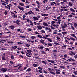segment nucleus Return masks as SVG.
<instances>
[{
	"mask_svg": "<svg viewBox=\"0 0 77 77\" xmlns=\"http://www.w3.org/2000/svg\"><path fill=\"white\" fill-rule=\"evenodd\" d=\"M48 71H49L50 74H53V75H55V74H56V73H54V72H52V70H51V68H48Z\"/></svg>",
	"mask_w": 77,
	"mask_h": 77,
	"instance_id": "nucleus-1",
	"label": "nucleus"
},
{
	"mask_svg": "<svg viewBox=\"0 0 77 77\" xmlns=\"http://www.w3.org/2000/svg\"><path fill=\"white\" fill-rule=\"evenodd\" d=\"M17 8H18V9H20V10H21V11H23L24 10V8L23 7H21V6H18Z\"/></svg>",
	"mask_w": 77,
	"mask_h": 77,
	"instance_id": "nucleus-2",
	"label": "nucleus"
},
{
	"mask_svg": "<svg viewBox=\"0 0 77 77\" xmlns=\"http://www.w3.org/2000/svg\"><path fill=\"white\" fill-rule=\"evenodd\" d=\"M43 25L45 26H46V27H48V24L47 23H45V22H43Z\"/></svg>",
	"mask_w": 77,
	"mask_h": 77,
	"instance_id": "nucleus-3",
	"label": "nucleus"
},
{
	"mask_svg": "<svg viewBox=\"0 0 77 77\" xmlns=\"http://www.w3.org/2000/svg\"><path fill=\"white\" fill-rule=\"evenodd\" d=\"M37 27L39 30H41L42 29V27L41 25H38L37 26Z\"/></svg>",
	"mask_w": 77,
	"mask_h": 77,
	"instance_id": "nucleus-4",
	"label": "nucleus"
},
{
	"mask_svg": "<svg viewBox=\"0 0 77 77\" xmlns=\"http://www.w3.org/2000/svg\"><path fill=\"white\" fill-rule=\"evenodd\" d=\"M19 5L21 6H24V3L19 2Z\"/></svg>",
	"mask_w": 77,
	"mask_h": 77,
	"instance_id": "nucleus-5",
	"label": "nucleus"
},
{
	"mask_svg": "<svg viewBox=\"0 0 77 77\" xmlns=\"http://www.w3.org/2000/svg\"><path fill=\"white\" fill-rule=\"evenodd\" d=\"M33 19L34 20H39V19H38L37 17L35 16L33 17Z\"/></svg>",
	"mask_w": 77,
	"mask_h": 77,
	"instance_id": "nucleus-6",
	"label": "nucleus"
},
{
	"mask_svg": "<svg viewBox=\"0 0 77 77\" xmlns=\"http://www.w3.org/2000/svg\"><path fill=\"white\" fill-rule=\"evenodd\" d=\"M73 24L74 25V27L75 28H77V24L76 23L74 22Z\"/></svg>",
	"mask_w": 77,
	"mask_h": 77,
	"instance_id": "nucleus-7",
	"label": "nucleus"
},
{
	"mask_svg": "<svg viewBox=\"0 0 77 77\" xmlns=\"http://www.w3.org/2000/svg\"><path fill=\"white\" fill-rule=\"evenodd\" d=\"M38 48L40 49H43L44 48V47L42 46H40L38 47Z\"/></svg>",
	"mask_w": 77,
	"mask_h": 77,
	"instance_id": "nucleus-8",
	"label": "nucleus"
},
{
	"mask_svg": "<svg viewBox=\"0 0 77 77\" xmlns=\"http://www.w3.org/2000/svg\"><path fill=\"white\" fill-rule=\"evenodd\" d=\"M70 29H71V30H74V27L72 26V24L70 26Z\"/></svg>",
	"mask_w": 77,
	"mask_h": 77,
	"instance_id": "nucleus-9",
	"label": "nucleus"
},
{
	"mask_svg": "<svg viewBox=\"0 0 77 77\" xmlns=\"http://www.w3.org/2000/svg\"><path fill=\"white\" fill-rule=\"evenodd\" d=\"M9 27L11 29H12V30H14V26H9Z\"/></svg>",
	"mask_w": 77,
	"mask_h": 77,
	"instance_id": "nucleus-10",
	"label": "nucleus"
},
{
	"mask_svg": "<svg viewBox=\"0 0 77 77\" xmlns=\"http://www.w3.org/2000/svg\"><path fill=\"white\" fill-rule=\"evenodd\" d=\"M53 26L54 27H56V28H58V26H59L57 25L54 24L53 25Z\"/></svg>",
	"mask_w": 77,
	"mask_h": 77,
	"instance_id": "nucleus-11",
	"label": "nucleus"
},
{
	"mask_svg": "<svg viewBox=\"0 0 77 77\" xmlns=\"http://www.w3.org/2000/svg\"><path fill=\"white\" fill-rule=\"evenodd\" d=\"M70 11H71L72 12H75V10H74V9H73V8H71L70 9Z\"/></svg>",
	"mask_w": 77,
	"mask_h": 77,
	"instance_id": "nucleus-12",
	"label": "nucleus"
},
{
	"mask_svg": "<svg viewBox=\"0 0 77 77\" xmlns=\"http://www.w3.org/2000/svg\"><path fill=\"white\" fill-rule=\"evenodd\" d=\"M56 38L58 40V41H60V38L59 36H57V37H56Z\"/></svg>",
	"mask_w": 77,
	"mask_h": 77,
	"instance_id": "nucleus-13",
	"label": "nucleus"
},
{
	"mask_svg": "<svg viewBox=\"0 0 77 77\" xmlns=\"http://www.w3.org/2000/svg\"><path fill=\"white\" fill-rule=\"evenodd\" d=\"M2 71L3 72H6L7 71V68L5 69L4 68L2 69Z\"/></svg>",
	"mask_w": 77,
	"mask_h": 77,
	"instance_id": "nucleus-14",
	"label": "nucleus"
},
{
	"mask_svg": "<svg viewBox=\"0 0 77 77\" xmlns=\"http://www.w3.org/2000/svg\"><path fill=\"white\" fill-rule=\"evenodd\" d=\"M40 41L41 43H42V44H44V40H40Z\"/></svg>",
	"mask_w": 77,
	"mask_h": 77,
	"instance_id": "nucleus-15",
	"label": "nucleus"
},
{
	"mask_svg": "<svg viewBox=\"0 0 77 77\" xmlns=\"http://www.w3.org/2000/svg\"><path fill=\"white\" fill-rule=\"evenodd\" d=\"M62 34H63V35H65L66 34H67V32H62Z\"/></svg>",
	"mask_w": 77,
	"mask_h": 77,
	"instance_id": "nucleus-16",
	"label": "nucleus"
},
{
	"mask_svg": "<svg viewBox=\"0 0 77 77\" xmlns=\"http://www.w3.org/2000/svg\"><path fill=\"white\" fill-rule=\"evenodd\" d=\"M30 38H31L33 40L35 39H36V38L35 36H32Z\"/></svg>",
	"mask_w": 77,
	"mask_h": 77,
	"instance_id": "nucleus-17",
	"label": "nucleus"
},
{
	"mask_svg": "<svg viewBox=\"0 0 77 77\" xmlns=\"http://www.w3.org/2000/svg\"><path fill=\"white\" fill-rule=\"evenodd\" d=\"M25 15H29H29H30L31 14V13H30V12H28V13H25Z\"/></svg>",
	"mask_w": 77,
	"mask_h": 77,
	"instance_id": "nucleus-18",
	"label": "nucleus"
},
{
	"mask_svg": "<svg viewBox=\"0 0 77 77\" xmlns=\"http://www.w3.org/2000/svg\"><path fill=\"white\" fill-rule=\"evenodd\" d=\"M58 21L57 22V24H60V22L61 21V20L60 19H58Z\"/></svg>",
	"mask_w": 77,
	"mask_h": 77,
	"instance_id": "nucleus-19",
	"label": "nucleus"
},
{
	"mask_svg": "<svg viewBox=\"0 0 77 77\" xmlns=\"http://www.w3.org/2000/svg\"><path fill=\"white\" fill-rule=\"evenodd\" d=\"M68 5L70 7L72 6V4L70 2H69Z\"/></svg>",
	"mask_w": 77,
	"mask_h": 77,
	"instance_id": "nucleus-20",
	"label": "nucleus"
},
{
	"mask_svg": "<svg viewBox=\"0 0 77 77\" xmlns=\"http://www.w3.org/2000/svg\"><path fill=\"white\" fill-rule=\"evenodd\" d=\"M51 9V7H50L47 6V7H46V10H49V9Z\"/></svg>",
	"mask_w": 77,
	"mask_h": 77,
	"instance_id": "nucleus-21",
	"label": "nucleus"
},
{
	"mask_svg": "<svg viewBox=\"0 0 77 77\" xmlns=\"http://www.w3.org/2000/svg\"><path fill=\"white\" fill-rule=\"evenodd\" d=\"M31 68H28V69L26 70V72H27V71L28 72H30V71H31Z\"/></svg>",
	"mask_w": 77,
	"mask_h": 77,
	"instance_id": "nucleus-22",
	"label": "nucleus"
},
{
	"mask_svg": "<svg viewBox=\"0 0 77 77\" xmlns=\"http://www.w3.org/2000/svg\"><path fill=\"white\" fill-rule=\"evenodd\" d=\"M70 36H73V37H74V38H77V37L75 36V34H71Z\"/></svg>",
	"mask_w": 77,
	"mask_h": 77,
	"instance_id": "nucleus-23",
	"label": "nucleus"
},
{
	"mask_svg": "<svg viewBox=\"0 0 77 77\" xmlns=\"http://www.w3.org/2000/svg\"><path fill=\"white\" fill-rule=\"evenodd\" d=\"M73 72L75 75H77V71L74 70Z\"/></svg>",
	"mask_w": 77,
	"mask_h": 77,
	"instance_id": "nucleus-24",
	"label": "nucleus"
},
{
	"mask_svg": "<svg viewBox=\"0 0 77 77\" xmlns=\"http://www.w3.org/2000/svg\"><path fill=\"white\" fill-rule=\"evenodd\" d=\"M2 60H6V59H5V56L2 57Z\"/></svg>",
	"mask_w": 77,
	"mask_h": 77,
	"instance_id": "nucleus-25",
	"label": "nucleus"
},
{
	"mask_svg": "<svg viewBox=\"0 0 77 77\" xmlns=\"http://www.w3.org/2000/svg\"><path fill=\"white\" fill-rule=\"evenodd\" d=\"M11 14L12 15V17H14L15 15V14L14 13L11 12Z\"/></svg>",
	"mask_w": 77,
	"mask_h": 77,
	"instance_id": "nucleus-26",
	"label": "nucleus"
},
{
	"mask_svg": "<svg viewBox=\"0 0 77 77\" xmlns=\"http://www.w3.org/2000/svg\"><path fill=\"white\" fill-rule=\"evenodd\" d=\"M12 48H13V49H14V50H16V48H18V46H14L13 47H12Z\"/></svg>",
	"mask_w": 77,
	"mask_h": 77,
	"instance_id": "nucleus-27",
	"label": "nucleus"
},
{
	"mask_svg": "<svg viewBox=\"0 0 77 77\" xmlns=\"http://www.w3.org/2000/svg\"><path fill=\"white\" fill-rule=\"evenodd\" d=\"M58 36H62V34L60 33H59L57 34Z\"/></svg>",
	"mask_w": 77,
	"mask_h": 77,
	"instance_id": "nucleus-28",
	"label": "nucleus"
},
{
	"mask_svg": "<svg viewBox=\"0 0 77 77\" xmlns=\"http://www.w3.org/2000/svg\"><path fill=\"white\" fill-rule=\"evenodd\" d=\"M16 23L18 25H20V21L19 20H16Z\"/></svg>",
	"mask_w": 77,
	"mask_h": 77,
	"instance_id": "nucleus-29",
	"label": "nucleus"
},
{
	"mask_svg": "<svg viewBox=\"0 0 77 77\" xmlns=\"http://www.w3.org/2000/svg\"><path fill=\"white\" fill-rule=\"evenodd\" d=\"M35 9L37 12H39V11H40V10H39V9L38 8H35Z\"/></svg>",
	"mask_w": 77,
	"mask_h": 77,
	"instance_id": "nucleus-30",
	"label": "nucleus"
},
{
	"mask_svg": "<svg viewBox=\"0 0 77 77\" xmlns=\"http://www.w3.org/2000/svg\"><path fill=\"white\" fill-rule=\"evenodd\" d=\"M11 59L14 60L15 59V57L14 56V55H12L11 56Z\"/></svg>",
	"mask_w": 77,
	"mask_h": 77,
	"instance_id": "nucleus-31",
	"label": "nucleus"
},
{
	"mask_svg": "<svg viewBox=\"0 0 77 77\" xmlns=\"http://www.w3.org/2000/svg\"><path fill=\"white\" fill-rule=\"evenodd\" d=\"M47 40L48 41H49V42H52V40L50 38H48Z\"/></svg>",
	"mask_w": 77,
	"mask_h": 77,
	"instance_id": "nucleus-32",
	"label": "nucleus"
},
{
	"mask_svg": "<svg viewBox=\"0 0 77 77\" xmlns=\"http://www.w3.org/2000/svg\"><path fill=\"white\" fill-rule=\"evenodd\" d=\"M48 46H49V47H51V46H52V44L51 43H48Z\"/></svg>",
	"mask_w": 77,
	"mask_h": 77,
	"instance_id": "nucleus-33",
	"label": "nucleus"
},
{
	"mask_svg": "<svg viewBox=\"0 0 77 77\" xmlns=\"http://www.w3.org/2000/svg\"><path fill=\"white\" fill-rule=\"evenodd\" d=\"M8 44H14V42L12 41H9L8 42Z\"/></svg>",
	"mask_w": 77,
	"mask_h": 77,
	"instance_id": "nucleus-34",
	"label": "nucleus"
},
{
	"mask_svg": "<svg viewBox=\"0 0 77 77\" xmlns=\"http://www.w3.org/2000/svg\"><path fill=\"white\" fill-rule=\"evenodd\" d=\"M70 38L71 40H73V41H75V39L74 38H72L71 37H70Z\"/></svg>",
	"mask_w": 77,
	"mask_h": 77,
	"instance_id": "nucleus-35",
	"label": "nucleus"
},
{
	"mask_svg": "<svg viewBox=\"0 0 77 77\" xmlns=\"http://www.w3.org/2000/svg\"><path fill=\"white\" fill-rule=\"evenodd\" d=\"M29 23H30V25H31V26H33V22L32 21H30Z\"/></svg>",
	"mask_w": 77,
	"mask_h": 77,
	"instance_id": "nucleus-36",
	"label": "nucleus"
},
{
	"mask_svg": "<svg viewBox=\"0 0 77 77\" xmlns=\"http://www.w3.org/2000/svg\"><path fill=\"white\" fill-rule=\"evenodd\" d=\"M27 51L28 53H31L32 52V51L30 50H27Z\"/></svg>",
	"mask_w": 77,
	"mask_h": 77,
	"instance_id": "nucleus-37",
	"label": "nucleus"
},
{
	"mask_svg": "<svg viewBox=\"0 0 77 77\" xmlns=\"http://www.w3.org/2000/svg\"><path fill=\"white\" fill-rule=\"evenodd\" d=\"M37 36H38V38H41L42 39V38H43V37H42V36L40 35H38Z\"/></svg>",
	"mask_w": 77,
	"mask_h": 77,
	"instance_id": "nucleus-38",
	"label": "nucleus"
},
{
	"mask_svg": "<svg viewBox=\"0 0 77 77\" xmlns=\"http://www.w3.org/2000/svg\"><path fill=\"white\" fill-rule=\"evenodd\" d=\"M33 66L34 67H37V66H38V65L36 64H33Z\"/></svg>",
	"mask_w": 77,
	"mask_h": 77,
	"instance_id": "nucleus-39",
	"label": "nucleus"
},
{
	"mask_svg": "<svg viewBox=\"0 0 77 77\" xmlns=\"http://www.w3.org/2000/svg\"><path fill=\"white\" fill-rule=\"evenodd\" d=\"M26 20L28 23H30V19H29L27 18Z\"/></svg>",
	"mask_w": 77,
	"mask_h": 77,
	"instance_id": "nucleus-40",
	"label": "nucleus"
},
{
	"mask_svg": "<svg viewBox=\"0 0 77 77\" xmlns=\"http://www.w3.org/2000/svg\"><path fill=\"white\" fill-rule=\"evenodd\" d=\"M73 17V16L71 14L69 15L68 16V18H71V17Z\"/></svg>",
	"mask_w": 77,
	"mask_h": 77,
	"instance_id": "nucleus-41",
	"label": "nucleus"
},
{
	"mask_svg": "<svg viewBox=\"0 0 77 77\" xmlns=\"http://www.w3.org/2000/svg\"><path fill=\"white\" fill-rule=\"evenodd\" d=\"M41 52L42 53V54H46V53H45V52L42 51H41Z\"/></svg>",
	"mask_w": 77,
	"mask_h": 77,
	"instance_id": "nucleus-42",
	"label": "nucleus"
},
{
	"mask_svg": "<svg viewBox=\"0 0 77 77\" xmlns=\"http://www.w3.org/2000/svg\"><path fill=\"white\" fill-rule=\"evenodd\" d=\"M64 39H68V40H69V41L71 40V39L69 38H68L67 37H65Z\"/></svg>",
	"mask_w": 77,
	"mask_h": 77,
	"instance_id": "nucleus-43",
	"label": "nucleus"
},
{
	"mask_svg": "<svg viewBox=\"0 0 77 77\" xmlns=\"http://www.w3.org/2000/svg\"><path fill=\"white\" fill-rule=\"evenodd\" d=\"M50 27L52 30H54L55 29V28L54 27L52 26H50Z\"/></svg>",
	"mask_w": 77,
	"mask_h": 77,
	"instance_id": "nucleus-44",
	"label": "nucleus"
},
{
	"mask_svg": "<svg viewBox=\"0 0 77 77\" xmlns=\"http://www.w3.org/2000/svg\"><path fill=\"white\" fill-rule=\"evenodd\" d=\"M0 41H3L6 42V41H8V39H6V40L1 39V40H0Z\"/></svg>",
	"mask_w": 77,
	"mask_h": 77,
	"instance_id": "nucleus-45",
	"label": "nucleus"
},
{
	"mask_svg": "<svg viewBox=\"0 0 77 77\" xmlns=\"http://www.w3.org/2000/svg\"><path fill=\"white\" fill-rule=\"evenodd\" d=\"M56 72L57 74H60V72H58L57 71H56Z\"/></svg>",
	"mask_w": 77,
	"mask_h": 77,
	"instance_id": "nucleus-46",
	"label": "nucleus"
},
{
	"mask_svg": "<svg viewBox=\"0 0 77 77\" xmlns=\"http://www.w3.org/2000/svg\"><path fill=\"white\" fill-rule=\"evenodd\" d=\"M67 56H68V55H67V54H64V58H66V57H67Z\"/></svg>",
	"mask_w": 77,
	"mask_h": 77,
	"instance_id": "nucleus-47",
	"label": "nucleus"
},
{
	"mask_svg": "<svg viewBox=\"0 0 77 77\" xmlns=\"http://www.w3.org/2000/svg\"><path fill=\"white\" fill-rule=\"evenodd\" d=\"M34 33L36 35H39V33L37 31H35V32Z\"/></svg>",
	"mask_w": 77,
	"mask_h": 77,
	"instance_id": "nucleus-48",
	"label": "nucleus"
},
{
	"mask_svg": "<svg viewBox=\"0 0 77 77\" xmlns=\"http://www.w3.org/2000/svg\"><path fill=\"white\" fill-rule=\"evenodd\" d=\"M70 53H71L72 54H73V55H75V53H74V52L71 51Z\"/></svg>",
	"mask_w": 77,
	"mask_h": 77,
	"instance_id": "nucleus-49",
	"label": "nucleus"
},
{
	"mask_svg": "<svg viewBox=\"0 0 77 77\" xmlns=\"http://www.w3.org/2000/svg\"><path fill=\"white\" fill-rule=\"evenodd\" d=\"M27 30H28V31H29V32H31V31H32V29L31 28H28L27 29Z\"/></svg>",
	"mask_w": 77,
	"mask_h": 77,
	"instance_id": "nucleus-50",
	"label": "nucleus"
},
{
	"mask_svg": "<svg viewBox=\"0 0 77 77\" xmlns=\"http://www.w3.org/2000/svg\"><path fill=\"white\" fill-rule=\"evenodd\" d=\"M27 67H28L27 66H26L24 68L23 70H25V69H27Z\"/></svg>",
	"mask_w": 77,
	"mask_h": 77,
	"instance_id": "nucleus-51",
	"label": "nucleus"
},
{
	"mask_svg": "<svg viewBox=\"0 0 77 77\" xmlns=\"http://www.w3.org/2000/svg\"><path fill=\"white\" fill-rule=\"evenodd\" d=\"M26 47H29V46H30V45H29L28 44H26Z\"/></svg>",
	"mask_w": 77,
	"mask_h": 77,
	"instance_id": "nucleus-52",
	"label": "nucleus"
},
{
	"mask_svg": "<svg viewBox=\"0 0 77 77\" xmlns=\"http://www.w3.org/2000/svg\"><path fill=\"white\" fill-rule=\"evenodd\" d=\"M62 17V15H60V16H58L57 17V19L58 20L59 19H60L61 18V17Z\"/></svg>",
	"mask_w": 77,
	"mask_h": 77,
	"instance_id": "nucleus-53",
	"label": "nucleus"
},
{
	"mask_svg": "<svg viewBox=\"0 0 77 77\" xmlns=\"http://www.w3.org/2000/svg\"><path fill=\"white\" fill-rule=\"evenodd\" d=\"M54 44H56L57 45H60V44L59 43H57L56 42H54Z\"/></svg>",
	"mask_w": 77,
	"mask_h": 77,
	"instance_id": "nucleus-54",
	"label": "nucleus"
},
{
	"mask_svg": "<svg viewBox=\"0 0 77 77\" xmlns=\"http://www.w3.org/2000/svg\"><path fill=\"white\" fill-rule=\"evenodd\" d=\"M33 51H35V52H36V53H38V51H37L35 49H33Z\"/></svg>",
	"mask_w": 77,
	"mask_h": 77,
	"instance_id": "nucleus-55",
	"label": "nucleus"
},
{
	"mask_svg": "<svg viewBox=\"0 0 77 77\" xmlns=\"http://www.w3.org/2000/svg\"><path fill=\"white\" fill-rule=\"evenodd\" d=\"M47 0H43V3H45V2L47 3Z\"/></svg>",
	"mask_w": 77,
	"mask_h": 77,
	"instance_id": "nucleus-56",
	"label": "nucleus"
},
{
	"mask_svg": "<svg viewBox=\"0 0 77 77\" xmlns=\"http://www.w3.org/2000/svg\"><path fill=\"white\" fill-rule=\"evenodd\" d=\"M43 72L45 74H47V72L46 71L44 70H43Z\"/></svg>",
	"mask_w": 77,
	"mask_h": 77,
	"instance_id": "nucleus-57",
	"label": "nucleus"
},
{
	"mask_svg": "<svg viewBox=\"0 0 77 77\" xmlns=\"http://www.w3.org/2000/svg\"><path fill=\"white\" fill-rule=\"evenodd\" d=\"M4 14H5V15H7V14H8V13L7 12V11H5L4 13Z\"/></svg>",
	"mask_w": 77,
	"mask_h": 77,
	"instance_id": "nucleus-58",
	"label": "nucleus"
},
{
	"mask_svg": "<svg viewBox=\"0 0 77 77\" xmlns=\"http://www.w3.org/2000/svg\"><path fill=\"white\" fill-rule=\"evenodd\" d=\"M71 59L72 61L73 62H75V60H74V59H73L72 58H71Z\"/></svg>",
	"mask_w": 77,
	"mask_h": 77,
	"instance_id": "nucleus-59",
	"label": "nucleus"
},
{
	"mask_svg": "<svg viewBox=\"0 0 77 77\" xmlns=\"http://www.w3.org/2000/svg\"><path fill=\"white\" fill-rule=\"evenodd\" d=\"M41 32L42 33H45V31H44V30H42Z\"/></svg>",
	"mask_w": 77,
	"mask_h": 77,
	"instance_id": "nucleus-60",
	"label": "nucleus"
},
{
	"mask_svg": "<svg viewBox=\"0 0 77 77\" xmlns=\"http://www.w3.org/2000/svg\"><path fill=\"white\" fill-rule=\"evenodd\" d=\"M38 69H40V70H42V68L41 67H38Z\"/></svg>",
	"mask_w": 77,
	"mask_h": 77,
	"instance_id": "nucleus-61",
	"label": "nucleus"
},
{
	"mask_svg": "<svg viewBox=\"0 0 77 77\" xmlns=\"http://www.w3.org/2000/svg\"><path fill=\"white\" fill-rule=\"evenodd\" d=\"M56 22H55V21H52L51 22V23L53 24H54Z\"/></svg>",
	"mask_w": 77,
	"mask_h": 77,
	"instance_id": "nucleus-62",
	"label": "nucleus"
},
{
	"mask_svg": "<svg viewBox=\"0 0 77 77\" xmlns=\"http://www.w3.org/2000/svg\"><path fill=\"white\" fill-rule=\"evenodd\" d=\"M38 72H39L40 73H42L43 72L41 70H38Z\"/></svg>",
	"mask_w": 77,
	"mask_h": 77,
	"instance_id": "nucleus-63",
	"label": "nucleus"
},
{
	"mask_svg": "<svg viewBox=\"0 0 77 77\" xmlns=\"http://www.w3.org/2000/svg\"><path fill=\"white\" fill-rule=\"evenodd\" d=\"M45 30H50V28H48L47 27H45Z\"/></svg>",
	"mask_w": 77,
	"mask_h": 77,
	"instance_id": "nucleus-64",
	"label": "nucleus"
}]
</instances>
